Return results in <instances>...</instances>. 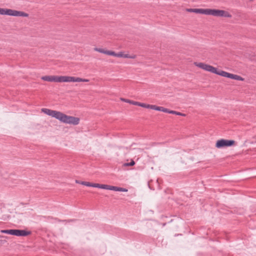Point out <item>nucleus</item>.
<instances>
[{"instance_id":"nucleus-25","label":"nucleus","mask_w":256,"mask_h":256,"mask_svg":"<svg viewBox=\"0 0 256 256\" xmlns=\"http://www.w3.org/2000/svg\"><path fill=\"white\" fill-rule=\"evenodd\" d=\"M116 57H122V58H123L124 57V54H122V52H118V53H116Z\"/></svg>"},{"instance_id":"nucleus-17","label":"nucleus","mask_w":256,"mask_h":256,"mask_svg":"<svg viewBox=\"0 0 256 256\" xmlns=\"http://www.w3.org/2000/svg\"><path fill=\"white\" fill-rule=\"evenodd\" d=\"M168 113L171 114H174L178 116H186V114H184L178 112L174 111V110H168Z\"/></svg>"},{"instance_id":"nucleus-27","label":"nucleus","mask_w":256,"mask_h":256,"mask_svg":"<svg viewBox=\"0 0 256 256\" xmlns=\"http://www.w3.org/2000/svg\"><path fill=\"white\" fill-rule=\"evenodd\" d=\"M110 56H116V53L114 52L111 51Z\"/></svg>"},{"instance_id":"nucleus-16","label":"nucleus","mask_w":256,"mask_h":256,"mask_svg":"<svg viewBox=\"0 0 256 256\" xmlns=\"http://www.w3.org/2000/svg\"><path fill=\"white\" fill-rule=\"evenodd\" d=\"M186 11L190 12L200 14L201 8H188L186 9Z\"/></svg>"},{"instance_id":"nucleus-19","label":"nucleus","mask_w":256,"mask_h":256,"mask_svg":"<svg viewBox=\"0 0 256 256\" xmlns=\"http://www.w3.org/2000/svg\"><path fill=\"white\" fill-rule=\"evenodd\" d=\"M140 106H141V107H142V108H144L152 109V104H146L145 103L140 102Z\"/></svg>"},{"instance_id":"nucleus-4","label":"nucleus","mask_w":256,"mask_h":256,"mask_svg":"<svg viewBox=\"0 0 256 256\" xmlns=\"http://www.w3.org/2000/svg\"><path fill=\"white\" fill-rule=\"evenodd\" d=\"M194 64L202 70H204L206 71L211 72L213 74H215V72H216V68L210 65L202 63V62H198V63L195 62Z\"/></svg>"},{"instance_id":"nucleus-22","label":"nucleus","mask_w":256,"mask_h":256,"mask_svg":"<svg viewBox=\"0 0 256 256\" xmlns=\"http://www.w3.org/2000/svg\"><path fill=\"white\" fill-rule=\"evenodd\" d=\"M128 103L135 106H140V102H135L133 100H128Z\"/></svg>"},{"instance_id":"nucleus-3","label":"nucleus","mask_w":256,"mask_h":256,"mask_svg":"<svg viewBox=\"0 0 256 256\" xmlns=\"http://www.w3.org/2000/svg\"><path fill=\"white\" fill-rule=\"evenodd\" d=\"M236 143L234 140L220 139L218 140L216 144V146L218 148H222L224 147H228L234 146Z\"/></svg>"},{"instance_id":"nucleus-6","label":"nucleus","mask_w":256,"mask_h":256,"mask_svg":"<svg viewBox=\"0 0 256 256\" xmlns=\"http://www.w3.org/2000/svg\"><path fill=\"white\" fill-rule=\"evenodd\" d=\"M89 80L74 76H63V82H88Z\"/></svg>"},{"instance_id":"nucleus-7","label":"nucleus","mask_w":256,"mask_h":256,"mask_svg":"<svg viewBox=\"0 0 256 256\" xmlns=\"http://www.w3.org/2000/svg\"><path fill=\"white\" fill-rule=\"evenodd\" d=\"M42 80L47 82H63V76H44L42 77Z\"/></svg>"},{"instance_id":"nucleus-20","label":"nucleus","mask_w":256,"mask_h":256,"mask_svg":"<svg viewBox=\"0 0 256 256\" xmlns=\"http://www.w3.org/2000/svg\"><path fill=\"white\" fill-rule=\"evenodd\" d=\"M135 164V162L134 160H132L130 162H126L123 164V166H133Z\"/></svg>"},{"instance_id":"nucleus-29","label":"nucleus","mask_w":256,"mask_h":256,"mask_svg":"<svg viewBox=\"0 0 256 256\" xmlns=\"http://www.w3.org/2000/svg\"><path fill=\"white\" fill-rule=\"evenodd\" d=\"M80 182L81 181H80V180H76V182L77 183V184H80Z\"/></svg>"},{"instance_id":"nucleus-11","label":"nucleus","mask_w":256,"mask_h":256,"mask_svg":"<svg viewBox=\"0 0 256 256\" xmlns=\"http://www.w3.org/2000/svg\"><path fill=\"white\" fill-rule=\"evenodd\" d=\"M14 16L28 17V14L24 12L14 10Z\"/></svg>"},{"instance_id":"nucleus-13","label":"nucleus","mask_w":256,"mask_h":256,"mask_svg":"<svg viewBox=\"0 0 256 256\" xmlns=\"http://www.w3.org/2000/svg\"><path fill=\"white\" fill-rule=\"evenodd\" d=\"M152 110H158V111H161V112H163L168 113V109L165 108L164 107H162V106H158L156 105H152Z\"/></svg>"},{"instance_id":"nucleus-12","label":"nucleus","mask_w":256,"mask_h":256,"mask_svg":"<svg viewBox=\"0 0 256 256\" xmlns=\"http://www.w3.org/2000/svg\"><path fill=\"white\" fill-rule=\"evenodd\" d=\"M16 229H10V230H1L0 232L2 234H11L13 236L16 235Z\"/></svg>"},{"instance_id":"nucleus-1","label":"nucleus","mask_w":256,"mask_h":256,"mask_svg":"<svg viewBox=\"0 0 256 256\" xmlns=\"http://www.w3.org/2000/svg\"><path fill=\"white\" fill-rule=\"evenodd\" d=\"M80 184L84 185L87 186H91V187H94V188H99L102 189H105V190H114V191H118V192H128V189L120 188V187H118L116 186H112L108 184H96V183H91L88 182H80Z\"/></svg>"},{"instance_id":"nucleus-10","label":"nucleus","mask_w":256,"mask_h":256,"mask_svg":"<svg viewBox=\"0 0 256 256\" xmlns=\"http://www.w3.org/2000/svg\"><path fill=\"white\" fill-rule=\"evenodd\" d=\"M215 74L228 78H229L230 75V73L222 70H218L217 68L216 69V72H215Z\"/></svg>"},{"instance_id":"nucleus-9","label":"nucleus","mask_w":256,"mask_h":256,"mask_svg":"<svg viewBox=\"0 0 256 256\" xmlns=\"http://www.w3.org/2000/svg\"><path fill=\"white\" fill-rule=\"evenodd\" d=\"M32 233L31 231H28L24 230H16V236H26Z\"/></svg>"},{"instance_id":"nucleus-24","label":"nucleus","mask_w":256,"mask_h":256,"mask_svg":"<svg viewBox=\"0 0 256 256\" xmlns=\"http://www.w3.org/2000/svg\"><path fill=\"white\" fill-rule=\"evenodd\" d=\"M6 8H0V14L5 15Z\"/></svg>"},{"instance_id":"nucleus-5","label":"nucleus","mask_w":256,"mask_h":256,"mask_svg":"<svg viewBox=\"0 0 256 256\" xmlns=\"http://www.w3.org/2000/svg\"><path fill=\"white\" fill-rule=\"evenodd\" d=\"M212 15L215 16H222L224 18H231L232 15L228 12L220 10L212 9Z\"/></svg>"},{"instance_id":"nucleus-23","label":"nucleus","mask_w":256,"mask_h":256,"mask_svg":"<svg viewBox=\"0 0 256 256\" xmlns=\"http://www.w3.org/2000/svg\"><path fill=\"white\" fill-rule=\"evenodd\" d=\"M136 57L135 56H130L128 54H124V58H134Z\"/></svg>"},{"instance_id":"nucleus-21","label":"nucleus","mask_w":256,"mask_h":256,"mask_svg":"<svg viewBox=\"0 0 256 256\" xmlns=\"http://www.w3.org/2000/svg\"><path fill=\"white\" fill-rule=\"evenodd\" d=\"M94 50L96 52H98L102 53V54H104V50H104L102 48H94Z\"/></svg>"},{"instance_id":"nucleus-31","label":"nucleus","mask_w":256,"mask_h":256,"mask_svg":"<svg viewBox=\"0 0 256 256\" xmlns=\"http://www.w3.org/2000/svg\"><path fill=\"white\" fill-rule=\"evenodd\" d=\"M0 237L1 238H4V236H1Z\"/></svg>"},{"instance_id":"nucleus-26","label":"nucleus","mask_w":256,"mask_h":256,"mask_svg":"<svg viewBox=\"0 0 256 256\" xmlns=\"http://www.w3.org/2000/svg\"><path fill=\"white\" fill-rule=\"evenodd\" d=\"M110 52H111V50H104V54H108V55H110Z\"/></svg>"},{"instance_id":"nucleus-14","label":"nucleus","mask_w":256,"mask_h":256,"mask_svg":"<svg viewBox=\"0 0 256 256\" xmlns=\"http://www.w3.org/2000/svg\"><path fill=\"white\" fill-rule=\"evenodd\" d=\"M229 78L232 79V80H241V81L244 80V78H242V76L236 75V74H230Z\"/></svg>"},{"instance_id":"nucleus-15","label":"nucleus","mask_w":256,"mask_h":256,"mask_svg":"<svg viewBox=\"0 0 256 256\" xmlns=\"http://www.w3.org/2000/svg\"><path fill=\"white\" fill-rule=\"evenodd\" d=\"M212 9L201 8L200 14H206V15H212Z\"/></svg>"},{"instance_id":"nucleus-28","label":"nucleus","mask_w":256,"mask_h":256,"mask_svg":"<svg viewBox=\"0 0 256 256\" xmlns=\"http://www.w3.org/2000/svg\"><path fill=\"white\" fill-rule=\"evenodd\" d=\"M121 100H122L126 102H128V100H127V99H124V98H121Z\"/></svg>"},{"instance_id":"nucleus-30","label":"nucleus","mask_w":256,"mask_h":256,"mask_svg":"<svg viewBox=\"0 0 256 256\" xmlns=\"http://www.w3.org/2000/svg\"><path fill=\"white\" fill-rule=\"evenodd\" d=\"M74 220H69V222H73Z\"/></svg>"},{"instance_id":"nucleus-8","label":"nucleus","mask_w":256,"mask_h":256,"mask_svg":"<svg viewBox=\"0 0 256 256\" xmlns=\"http://www.w3.org/2000/svg\"><path fill=\"white\" fill-rule=\"evenodd\" d=\"M42 111L44 112V114H48V116L54 118L57 120H58V116H60V112L46 108H42Z\"/></svg>"},{"instance_id":"nucleus-18","label":"nucleus","mask_w":256,"mask_h":256,"mask_svg":"<svg viewBox=\"0 0 256 256\" xmlns=\"http://www.w3.org/2000/svg\"><path fill=\"white\" fill-rule=\"evenodd\" d=\"M14 10L6 8L5 15L14 16Z\"/></svg>"},{"instance_id":"nucleus-2","label":"nucleus","mask_w":256,"mask_h":256,"mask_svg":"<svg viewBox=\"0 0 256 256\" xmlns=\"http://www.w3.org/2000/svg\"><path fill=\"white\" fill-rule=\"evenodd\" d=\"M58 120L61 122L73 125H78L80 123V119L78 118L67 116L60 112Z\"/></svg>"}]
</instances>
